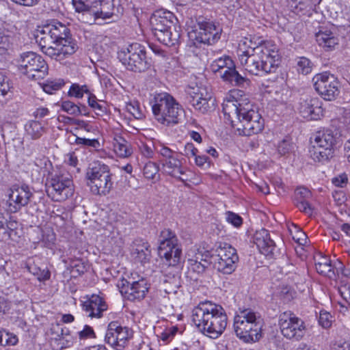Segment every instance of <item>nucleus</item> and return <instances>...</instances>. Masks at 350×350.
I'll use <instances>...</instances> for the list:
<instances>
[{
  "mask_svg": "<svg viewBox=\"0 0 350 350\" xmlns=\"http://www.w3.org/2000/svg\"><path fill=\"white\" fill-rule=\"evenodd\" d=\"M68 139L70 140V143H75L77 145H83L88 147H92L94 149H98L100 146L98 140L96 139H86L73 135L72 137H69Z\"/></svg>",
  "mask_w": 350,
  "mask_h": 350,
  "instance_id": "ea45409f",
  "label": "nucleus"
},
{
  "mask_svg": "<svg viewBox=\"0 0 350 350\" xmlns=\"http://www.w3.org/2000/svg\"><path fill=\"white\" fill-rule=\"evenodd\" d=\"M118 58L128 70L135 72H145L152 65L150 59L146 56L145 46L137 42L118 52Z\"/></svg>",
  "mask_w": 350,
  "mask_h": 350,
  "instance_id": "0eeeda50",
  "label": "nucleus"
},
{
  "mask_svg": "<svg viewBox=\"0 0 350 350\" xmlns=\"http://www.w3.org/2000/svg\"><path fill=\"white\" fill-rule=\"evenodd\" d=\"M35 39L43 53L52 59L61 61L59 53V51H62V48L59 49L56 47L49 24L37 29Z\"/></svg>",
  "mask_w": 350,
  "mask_h": 350,
  "instance_id": "6ab92c4d",
  "label": "nucleus"
},
{
  "mask_svg": "<svg viewBox=\"0 0 350 350\" xmlns=\"http://www.w3.org/2000/svg\"><path fill=\"white\" fill-rule=\"evenodd\" d=\"M279 325L282 335L286 338L300 340L306 334L304 321L291 311L280 314Z\"/></svg>",
  "mask_w": 350,
  "mask_h": 350,
  "instance_id": "f8f14e48",
  "label": "nucleus"
},
{
  "mask_svg": "<svg viewBox=\"0 0 350 350\" xmlns=\"http://www.w3.org/2000/svg\"><path fill=\"white\" fill-rule=\"evenodd\" d=\"M27 269L29 272L36 276L40 282L48 280L51 277L50 271L46 269H41L38 267L34 262L31 263L30 261L27 264Z\"/></svg>",
  "mask_w": 350,
  "mask_h": 350,
  "instance_id": "e433bc0d",
  "label": "nucleus"
},
{
  "mask_svg": "<svg viewBox=\"0 0 350 350\" xmlns=\"http://www.w3.org/2000/svg\"><path fill=\"white\" fill-rule=\"evenodd\" d=\"M26 135L31 139H38L45 133V129L42 124L36 120H31L25 125Z\"/></svg>",
  "mask_w": 350,
  "mask_h": 350,
  "instance_id": "473e14b6",
  "label": "nucleus"
},
{
  "mask_svg": "<svg viewBox=\"0 0 350 350\" xmlns=\"http://www.w3.org/2000/svg\"><path fill=\"white\" fill-rule=\"evenodd\" d=\"M149 247L150 245L147 242L143 241L141 245H138L135 250V258L142 263L148 261L150 257Z\"/></svg>",
  "mask_w": 350,
  "mask_h": 350,
  "instance_id": "4c0bfd02",
  "label": "nucleus"
},
{
  "mask_svg": "<svg viewBox=\"0 0 350 350\" xmlns=\"http://www.w3.org/2000/svg\"><path fill=\"white\" fill-rule=\"evenodd\" d=\"M111 173L108 165L101 163H94L86 171L87 184L92 193L95 195L108 194L112 187Z\"/></svg>",
  "mask_w": 350,
  "mask_h": 350,
  "instance_id": "423d86ee",
  "label": "nucleus"
},
{
  "mask_svg": "<svg viewBox=\"0 0 350 350\" xmlns=\"http://www.w3.org/2000/svg\"><path fill=\"white\" fill-rule=\"evenodd\" d=\"M215 252L214 264L217 271L224 274L232 273L239 260L236 249L227 243H219Z\"/></svg>",
  "mask_w": 350,
  "mask_h": 350,
  "instance_id": "ddd939ff",
  "label": "nucleus"
},
{
  "mask_svg": "<svg viewBox=\"0 0 350 350\" xmlns=\"http://www.w3.org/2000/svg\"><path fill=\"white\" fill-rule=\"evenodd\" d=\"M61 108L63 111L70 115H82V110L81 109V107L70 100L62 101Z\"/></svg>",
  "mask_w": 350,
  "mask_h": 350,
  "instance_id": "a18cd8bd",
  "label": "nucleus"
},
{
  "mask_svg": "<svg viewBox=\"0 0 350 350\" xmlns=\"http://www.w3.org/2000/svg\"><path fill=\"white\" fill-rule=\"evenodd\" d=\"M176 21L174 14L166 10H159L155 11L150 17V25H159L165 27H173Z\"/></svg>",
  "mask_w": 350,
  "mask_h": 350,
  "instance_id": "cd10ccee",
  "label": "nucleus"
},
{
  "mask_svg": "<svg viewBox=\"0 0 350 350\" xmlns=\"http://www.w3.org/2000/svg\"><path fill=\"white\" fill-rule=\"evenodd\" d=\"M210 68L213 72H218L224 81L233 85H243L246 82V79L238 72L233 60L229 56L224 55L216 59Z\"/></svg>",
  "mask_w": 350,
  "mask_h": 350,
  "instance_id": "9b49d317",
  "label": "nucleus"
},
{
  "mask_svg": "<svg viewBox=\"0 0 350 350\" xmlns=\"http://www.w3.org/2000/svg\"><path fill=\"white\" fill-rule=\"evenodd\" d=\"M161 172L165 175L184 180L182 176L185 174V167L182 159L178 157L161 165Z\"/></svg>",
  "mask_w": 350,
  "mask_h": 350,
  "instance_id": "a878e982",
  "label": "nucleus"
},
{
  "mask_svg": "<svg viewBox=\"0 0 350 350\" xmlns=\"http://www.w3.org/2000/svg\"><path fill=\"white\" fill-rule=\"evenodd\" d=\"M312 81L315 90L325 100H334L340 93V83L334 75L327 72L317 74Z\"/></svg>",
  "mask_w": 350,
  "mask_h": 350,
  "instance_id": "2eb2a0df",
  "label": "nucleus"
},
{
  "mask_svg": "<svg viewBox=\"0 0 350 350\" xmlns=\"http://www.w3.org/2000/svg\"><path fill=\"white\" fill-rule=\"evenodd\" d=\"M340 122L347 129H350V109L344 111L342 117L340 118Z\"/></svg>",
  "mask_w": 350,
  "mask_h": 350,
  "instance_id": "680f3d73",
  "label": "nucleus"
},
{
  "mask_svg": "<svg viewBox=\"0 0 350 350\" xmlns=\"http://www.w3.org/2000/svg\"><path fill=\"white\" fill-rule=\"evenodd\" d=\"M66 119L70 123L77 125L79 128L83 129L87 132H92L94 130L93 126L86 121L82 120H76L69 117L66 118Z\"/></svg>",
  "mask_w": 350,
  "mask_h": 350,
  "instance_id": "864d4df0",
  "label": "nucleus"
},
{
  "mask_svg": "<svg viewBox=\"0 0 350 350\" xmlns=\"http://www.w3.org/2000/svg\"><path fill=\"white\" fill-rule=\"evenodd\" d=\"M261 327L260 317L250 309L241 310L234 317V332L246 342L258 341L261 337Z\"/></svg>",
  "mask_w": 350,
  "mask_h": 350,
  "instance_id": "39448f33",
  "label": "nucleus"
},
{
  "mask_svg": "<svg viewBox=\"0 0 350 350\" xmlns=\"http://www.w3.org/2000/svg\"><path fill=\"white\" fill-rule=\"evenodd\" d=\"M18 342L17 336L5 329H0V345L13 346Z\"/></svg>",
  "mask_w": 350,
  "mask_h": 350,
  "instance_id": "a19ab883",
  "label": "nucleus"
},
{
  "mask_svg": "<svg viewBox=\"0 0 350 350\" xmlns=\"http://www.w3.org/2000/svg\"><path fill=\"white\" fill-rule=\"evenodd\" d=\"M293 239L299 245H304L307 243V236L303 231L298 230L295 235L293 236Z\"/></svg>",
  "mask_w": 350,
  "mask_h": 350,
  "instance_id": "bf43d9fd",
  "label": "nucleus"
},
{
  "mask_svg": "<svg viewBox=\"0 0 350 350\" xmlns=\"http://www.w3.org/2000/svg\"><path fill=\"white\" fill-rule=\"evenodd\" d=\"M293 148V144L289 140L284 139L279 144L278 150L281 155H285L289 153Z\"/></svg>",
  "mask_w": 350,
  "mask_h": 350,
  "instance_id": "5fc2aeb1",
  "label": "nucleus"
},
{
  "mask_svg": "<svg viewBox=\"0 0 350 350\" xmlns=\"http://www.w3.org/2000/svg\"><path fill=\"white\" fill-rule=\"evenodd\" d=\"M332 350H350V344L346 342L343 343H336L334 345Z\"/></svg>",
  "mask_w": 350,
  "mask_h": 350,
  "instance_id": "69168bd1",
  "label": "nucleus"
},
{
  "mask_svg": "<svg viewBox=\"0 0 350 350\" xmlns=\"http://www.w3.org/2000/svg\"><path fill=\"white\" fill-rule=\"evenodd\" d=\"M198 28L189 32V36L199 43L213 44L220 38L221 29L213 22L199 21Z\"/></svg>",
  "mask_w": 350,
  "mask_h": 350,
  "instance_id": "f3484780",
  "label": "nucleus"
},
{
  "mask_svg": "<svg viewBox=\"0 0 350 350\" xmlns=\"http://www.w3.org/2000/svg\"><path fill=\"white\" fill-rule=\"evenodd\" d=\"M47 192L56 201L66 200L74 192L72 180L63 176H53L47 183Z\"/></svg>",
  "mask_w": 350,
  "mask_h": 350,
  "instance_id": "a211bd4d",
  "label": "nucleus"
},
{
  "mask_svg": "<svg viewBox=\"0 0 350 350\" xmlns=\"http://www.w3.org/2000/svg\"><path fill=\"white\" fill-rule=\"evenodd\" d=\"M121 325L117 321L111 322L107 327L105 340L109 345L117 347Z\"/></svg>",
  "mask_w": 350,
  "mask_h": 350,
  "instance_id": "2f4dec72",
  "label": "nucleus"
},
{
  "mask_svg": "<svg viewBox=\"0 0 350 350\" xmlns=\"http://www.w3.org/2000/svg\"><path fill=\"white\" fill-rule=\"evenodd\" d=\"M160 339L163 341L164 342L167 343L170 341H171L173 338L170 336V334L167 332L166 329H165L160 336Z\"/></svg>",
  "mask_w": 350,
  "mask_h": 350,
  "instance_id": "338daca9",
  "label": "nucleus"
},
{
  "mask_svg": "<svg viewBox=\"0 0 350 350\" xmlns=\"http://www.w3.org/2000/svg\"><path fill=\"white\" fill-rule=\"evenodd\" d=\"M254 243L260 252L265 256L274 254L275 244L267 230L262 228L256 231L254 235Z\"/></svg>",
  "mask_w": 350,
  "mask_h": 350,
  "instance_id": "393cba45",
  "label": "nucleus"
},
{
  "mask_svg": "<svg viewBox=\"0 0 350 350\" xmlns=\"http://www.w3.org/2000/svg\"><path fill=\"white\" fill-rule=\"evenodd\" d=\"M239 51L241 64L255 75L273 72L280 62L278 49L271 41L256 44L251 38H244L239 44Z\"/></svg>",
  "mask_w": 350,
  "mask_h": 350,
  "instance_id": "f257e3e1",
  "label": "nucleus"
},
{
  "mask_svg": "<svg viewBox=\"0 0 350 350\" xmlns=\"http://www.w3.org/2000/svg\"><path fill=\"white\" fill-rule=\"evenodd\" d=\"M83 310L91 318H100L103 312L107 309V305L102 297L97 295H92L82 304Z\"/></svg>",
  "mask_w": 350,
  "mask_h": 350,
  "instance_id": "b1692460",
  "label": "nucleus"
},
{
  "mask_svg": "<svg viewBox=\"0 0 350 350\" xmlns=\"http://www.w3.org/2000/svg\"><path fill=\"white\" fill-rule=\"evenodd\" d=\"M10 88L9 79L3 72L0 71V99L8 93Z\"/></svg>",
  "mask_w": 350,
  "mask_h": 350,
  "instance_id": "8fccbe9b",
  "label": "nucleus"
},
{
  "mask_svg": "<svg viewBox=\"0 0 350 350\" xmlns=\"http://www.w3.org/2000/svg\"><path fill=\"white\" fill-rule=\"evenodd\" d=\"M120 332L118 338V345L117 347H123L126 344L127 341L133 337V331L127 327H122L121 325Z\"/></svg>",
  "mask_w": 350,
  "mask_h": 350,
  "instance_id": "49530a36",
  "label": "nucleus"
},
{
  "mask_svg": "<svg viewBox=\"0 0 350 350\" xmlns=\"http://www.w3.org/2000/svg\"><path fill=\"white\" fill-rule=\"evenodd\" d=\"M118 287L120 293L131 301H139L144 299L148 290L147 282L144 278L137 281L122 279L118 282Z\"/></svg>",
  "mask_w": 350,
  "mask_h": 350,
  "instance_id": "412c9836",
  "label": "nucleus"
},
{
  "mask_svg": "<svg viewBox=\"0 0 350 350\" xmlns=\"http://www.w3.org/2000/svg\"><path fill=\"white\" fill-rule=\"evenodd\" d=\"M20 69L28 78L38 80L48 73V66L44 59L33 52H27L21 55Z\"/></svg>",
  "mask_w": 350,
  "mask_h": 350,
  "instance_id": "9d476101",
  "label": "nucleus"
},
{
  "mask_svg": "<svg viewBox=\"0 0 350 350\" xmlns=\"http://www.w3.org/2000/svg\"><path fill=\"white\" fill-rule=\"evenodd\" d=\"M10 44L9 37L0 32V53L6 51L9 48Z\"/></svg>",
  "mask_w": 350,
  "mask_h": 350,
  "instance_id": "13d9d810",
  "label": "nucleus"
},
{
  "mask_svg": "<svg viewBox=\"0 0 350 350\" xmlns=\"http://www.w3.org/2000/svg\"><path fill=\"white\" fill-rule=\"evenodd\" d=\"M198 153V149L195 148L194 145L192 143H187L185 144L184 148V152H182L183 154L189 158L191 157H195Z\"/></svg>",
  "mask_w": 350,
  "mask_h": 350,
  "instance_id": "4d7b16f0",
  "label": "nucleus"
},
{
  "mask_svg": "<svg viewBox=\"0 0 350 350\" xmlns=\"http://www.w3.org/2000/svg\"><path fill=\"white\" fill-rule=\"evenodd\" d=\"M158 254L169 266L174 267L180 262L182 250L175 233L171 230L164 229L161 232Z\"/></svg>",
  "mask_w": 350,
  "mask_h": 350,
  "instance_id": "6e6552de",
  "label": "nucleus"
},
{
  "mask_svg": "<svg viewBox=\"0 0 350 350\" xmlns=\"http://www.w3.org/2000/svg\"><path fill=\"white\" fill-rule=\"evenodd\" d=\"M77 335L80 340H87L96 338V334L93 328L88 325H84L83 329L77 332Z\"/></svg>",
  "mask_w": 350,
  "mask_h": 350,
  "instance_id": "3c124183",
  "label": "nucleus"
},
{
  "mask_svg": "<svg viewBox=\"0 0 350 350\" xmlns=\"http://www.w3.org/2000/svg\"><path fill=\"white\" fill-rule=\"evenodd\" d=\"M226 219L228 223L237 228L240 227L243 223L241 217L232 211H227L226 213Z\"/></svg>",
  "mask_w": 350,
  "mask_h": 350,
  "instance_id": "603ef678",
  "label": "nucleus"
},
{
  "mask_svg": "<svg viewBox=\"0 0 350 350\" xmlns=\"http://www.w3.org/2000/svg\"><path fill=\"white\" fill-rule=\"evenodd\" d=\"M312 196L310 190L306 187H298L295 191V203L299 210L308 215L312 214V208L308 202Z\"/></svg>",
  "mask_w": 350,
  "mask_h": 350,
  "instance_id": "bb28decb",
  "label": "nucleus"
},
{
  "mask_svg": "<svg viewBox=\"0 0 350 350\" xmlns=\"http://www.w3.org/2000/svg\"><path fill=\"white\" fill-rule=\"evenodd\" d=\"M84 94L90 95V91L87 85H80L78 83H72L70 87L68 95L71 97L81 98Z\"/></svg>",
  "mask_w": 350,
  "mask_h": 350,
  "instance_id": "79ce46f5",
  "label": "nucleus"
},
{
  "mask_svg": "<svg viewBox=\"0 0 350 350\" xmlns=\"http://www.w3.org/2000/svg\"><path fill=\"white\" fill-rule=\"evenodd\" d=\"M335 137L329 130L320 131L316 133L311 157L314 161L324 162L332 157V147Z\"/></svg>",
  "mask_w": 350,
  "mask_h": 350,
  "instance_id": "4468645a",
  "label": "nucleus"
},
{
  "mask_svg": "<svg viewBox=\"0 0 350 350\" xmlns=\"http://www.w3.org/2000/svg\"><path fill=\"white\" fill-rule=\"evenodd\" d=\"M64 84V80L61 79L47 81L43 84L42 89L46 93L53 94L55 92L61 89Z\"/></svg>",
  "mask_w": 350,
  "mask_h": 350,
  "instance_id": "37998d69",
  "label": "nucleus"
},
{
  "mask_svg": "<svg viewBox=\"0 0 350 350\" xmlns=\"http://www.w3.org/2000/svg\"><path fill=\"white\" fill-rule=\"evenodd\" d=\"M208 157L205 155H199L197 156V154L195 156V162L196 164L200 167H203L204 165L208 162Z\"/></svg>",
  "mask_w": 350,
  "mask_h": 350,
  "instance_id": "0e129e2a",
  "label": "nucleus"
},
{
  "mask_svg": "<svg viewBox=\"0 0 350 350\" xmlns=\"http://www.w3.org/2000/svg\"><path fill=\"white\" fill-rule=\"evenodd\" d=\"M331 315L326 312H321L319 319V324L324 328H328L332 325Z\"/></svg>",
  "mask_w": 350,
  "mask_h": 350,
  "instance_id": "6e6d98bb",
  "label": "nucleus"
},
{
  "mask_svg": "<svg viewBox=\"0 0 350 350\" xmlns=\"http://www.w3.org/2000/svg\"><path fill=\"white\" fill-rule=\"evenodd\" d=\"M314 260L317 272L321 275L330 277V273H333L330 260L327 256L319 254L314 258Z\"/></svg>",
  "mask_w": 350,
  "mask_h": 350,
  "instance_id": "72a5a7b5",
  "label": "nucleus"
},
{
  "mask_svg": "<svg viewBox=\"0 0 350 350\" xmlns=\"http://www.w3.org/2000/svg\"><path fill=\"white\" fill-rule=\"evenodd\" d=\"M68 161H67V163L71 165V166H73V167H75L77 164V162H78V160H77V157L75 155V154H69L68 155Z\"/></svg>",
  "mask_w": 350,
  "mask_h": 350,
  "instance_id": "774afa93",
  "label": "nucleus"
},
{
  "mask_svg": "<svg viewBox=\"0 0 350 350\" xmlns=\"http://www.w3.org/2000/svg\"><path fill=\"white\" fill-rule=\"evenodd\" d=\"M189 269L198 274L202 273L208 265V262L203 258L200 252H197L194 256L188 254Z\"/></svg>",
  "mask_w": 350,
  "mask_h": 350,
  "instance_id": "7c9ffc66",
  "label": "nucleus"
},
{
  "mask_svg": "<svg viewBox=\"0 0 350 350\" xmlns=\"http://www.w3.org/2000/svg\"><path fill=\"white\" fill-rule=\"evenodd\" d=\"M338 293L342 299V302H340L341 306L350 308V284H341L338 287Z\"/></svg>",
  "mask_w": 350,
  "mask_h": 350,
  "instance_id": "c03bdc74",
  "label": "nucleus"
},
{
  "mask_svg": "<svg viewBox=\"0 0 350 350\" xmlns=\"http://www.w3.org/2000/svg\"><path fill=\"white\" fill-rule=\"evenodd\" d=\"M49 25H50L56 47L59 49L62 48V51L59 53L61 60L74 54L78 46L70 37V29L64 24L57 21H54Z\"/></svg>",
  "mask_w": 350,
  "mask_h": 350,
  "instance_id": "1a4fd4ad",
  "label": "nucleus"
},
{
  "mask_svg": "<svg viewBox=\"0 0 350 350\" xmlns=\"http://www.w3.org/2000/svg\"><path fill=\"white\" fill-rule=\"evenodd\" d=\"M154 119L166 126L177 124L183 109L176 99L167 92L155 93L150 99Z\"/></svg>",
  "mask_w": 350,
  "mask_h": 350,
  "instance_id": "20e7f679",
  "label": "nucleus"
},
{
  "mask_svg": "<svg viewBox=\"0 0 350 350\" xmlns=\"http://www.w3.org/2000/svg\"><path fill=\"white\" fill-rule=\"evenodd\" d=\"M154 37L165 45L172 46L178 43L180 38V33L176 29L175 25L173 27H165L159 25H150Z\"/></svg>",
  "mask_w": 350,
  "mask_h": 350,
  "instance_id": "5701e85b",
  "label": "nucleus"
},
{
  "mask_svg": "<svg viewBox=\"0 0 350 350\" xmlns=\"http://www.w3.org/2000/svg\"><path fill=\"white\" fill-rule=\"evenodd\" d=\"M159 167L156 163L149 161L144 167V174L146 178L153 179L158 174Z\"/></svg>",
  "mask_w": 350,
  "mask_h": 350,
  "instance_id": "de8ad7c7",
  "label": "nucleus"
},
{
  "mask_svg": "<svg viewBox=\"0 0 350 350\" xmlns=\"http://www.w3.org/2000/svg\"><path fill=\"white\" fill-rule=\"evenodd\" d=\"M297 70L303 75H308L312 71V63L306 57H300L297 62Z\"/></svg>",
  "mask_w": 350,
  "mask_h": 350,
  "instance_id": "09e8293b",
  "label": "nucleus"
},
{
  "mask_svg": "<svg viewBox=\"0 0 350 350\" xmlns=\"http://www.w3.org/2000/svg\"><path fill=\"white\" fill-rule=\"evenodd\" d=\"M33 196V194L27 185H13L10 189L7 201L8 211L13 213L18 212L23 207L28 205Z\"/></svg>",
  "mask_w": 350,
  "mask_h": 350,
  "instance_id": "dca6fc26",
  "label": "nucleus"
},
{
  "mask_svg": "<svg viewBox=\"0 0 350 350\" xmlns=\"http://www.w3.org/2000/svg\"><path fill=\"white\" fill-rule=\"evenodd\" d=\"M113 147L115 153L120 157H128L133 153L131 144L118 134H115L113 137Z\"/></svg>",
  "mask_w": 350,
  "mask_h": 350,
  "instance_id": "c85d7f7f",
  "label": "nucleus"
},
{
  "mask_svg": "<svg viewBox=\"0 0 350 350\" xmlns=\"http://www.w3.org/2000/svg\"><path fill=\"white\" fill-rule=\"evenodd\" d=\"M299 111L301 116L308 120L320 119L323 110L317 98H306L299 103Z\"/></svg>",
  "mask_w": 350,
  "mask_h": 350,
  "instance_id": "4be33fe9",
  "label": "nucleus"
},
{
  "mask_svg": "<svg viewBox=\"0 0 350 350\" xmlns=\"http://www.w3.org/2000/svg\"><path fill=\"white\" fill-rule=\"evenodd\" d=\"M16 224V222H7L2 213H0V241H5L10 238L11 233L13 232V228Z\"/></svg>",
  "mask_w": 350,
  "mask_h": 350,
  "instance_id": "c9c22d12",
  "label": "nucleus"
},
{
  "mask_svg": "<svg viewBox=\"0 0 350 350\" xmlns=\"http://www.w3.org/2000/svg\"><path fill=\"white\" fill-rule=\"evenodd\" d=\"M50 113L49 110L46 107H39L33 112L36 118H43L48 116Z\"/></svg>",
  "mask_w": 350,
  "mask_h": 350,
  "instance_id": "e2e57ef3",
  "label": "nucleus"
},
{
  "mask_svg": "<svg viewBox=\"0 0 350 350\" xmlns=\"http://www.w3.org/2000/svg\"><path fill=\"white\" fill-rule=\"evenodd\" d=\"M191 319L200 332L215 339L226 328L228 317L224 308L211 301L200 303L192 310Z\"/></svg>",
  "mask_w": 350,
  "mask_h": 350,
  "instance_id": "7ed1b4c3",
  "label": "nucleus"
},
{
  "mask_svg": "<svg viewBox=\"0 0 350 350\" xmlns=\"http://www.w3.org/2000/svg\"><path fill=\"white\" fill-rule=\"evenodd\" d=\"M155 149L160 156L159 162L161 165L179 157V154L177 152L170 149L163 144L157 146Z\"/></svg>",
  "mask_w": 350,
  "mask_h": 350,
  "instance_id": "f704fd0d",
  "label": "nucleus"
},
{
  "mask_svg": "<svg viewBox=\"0 0 350 350\" xmlns=\"http://www.w3.org/2000/svg\"><path fill=\"white\" fill-rule=\"evenodd\" d=\"M225 118L239 135L250 136L264 128V120L257 109L247 99L228 98L222 104Z\"/></svg>",
  "mask_w": 350,
  "mask_h": 350,
  "instance_id": "f03ea898",
  "label": "nucleus"
},
{
  "mask_svg": "<svg viewBox=\"0 0 350 350\" xmlns=\"http://www.w3.org/2000/svg\"><path fill=\"white\" fill-rule=\"evenodd\" d=\"M348 181L347 175L342 174L338 177L333 178L332 183L337 187H343Z\"/></svg>",
  "mask_w": 350,
  "mask_h": 350,
  "instance_id": "052dcab7",
  "label": "nucleus"
},
{
  "mask_svg": "<svg viewBox=\"0 0 350 350\" xmlns=\"http://www.w3.org/2000/svg\"><path fill=\"white\" fill-rule=\"evenodd\" d=\"M316 40L319 46L325 50H332L338 44V39L330 31H319L316 34Z\"/></svg>",
  "mask_w": 350,
  "mask_h": 350,
  "instance_id": "c756f323",
  "label": "nucleus"
},
{
  "mask_svg": "<svg viewBox=\"0 0 350 350\" xmlns=\"http://www.w3.org/2000/svg\"><path fill=\"white\" fill-rule=\"evenodd\" d=\"M187 100L196 110L205 113L211 110V98L203 88L198 85H189L186 89Z\"/></svg>",
  "mask_w": 350,
  "mask_h": 350,
  "instance_id": "aec40b11",
  "label": "nucleus"
},
{
  "mask_svg": "<svg viewBox=\"0 0 350 350\" xmlns=\"http://www.w3.org/2000/svg\"><path fill=\"white\" fill-rule=\"evenodd\" d=\"M88 103L89 106L94 110L97 116H103L106 113V103L101 100L98 101L94 94H90Z\"/></svg>",
  "mask_w": 350,
  "mask_h": 350,
  "instance_id": "58836bf2",
  "label": "nucleus"
}]
</instances>
